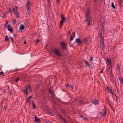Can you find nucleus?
I'll return each mask as SVG.
<instances>
[{"label": "nucleus", "instance_id": "obj_1", "mask_svg": "<svg viewBox=\"0 0 123 123\" xmlns=\"http://www.w3.org/2000/svg\"><path fill=\"white\" fill-rule=\"evenodd\" d=\"M87 12H85V13L86 15V17L85 21L86 23H88V25H89L91 24V23H90L91 19L89 16L90 11L89 9L87 8Z\"/></svg>", "mask_w": 123, "mask_h": 123}, {"label": "nucleus", "instance_id": "obj_2", "mask_svg": "<svg viewBox=\"0 0 123 123\" xmlns=\"http://www.w3.org/2000/svg\"><path fill=\"white\" fill-rule=\"evenodd\" d=\"M51 52L54 53L57 56H62V55L60 53L59 50L58 49H52Z\"/></svg>", "mask_w": 123, "mask_h": 123}, {"label": "nucleus", "instance_id": "obj_3", "mask_svg": "<svg viewBox=\"0 0 123 123\" xmlns=\"http://www.w3.org/2000/svg\"><path fill=\"white\" fill-rule=\"evenodd\" d=\"M104 40H100V47L103 51H104L105 44L104 42Z\"/></svg>", "mask_w": 123, "mask_h": 123}, {"label": "nucleus", "instance_id": "obj_4", "mask_svg": "<svg viewBox=\"0 0 123 123\" xmlns=\"http://www.w3.org/2000/svg\"><path fill=\"white\" fill-rule=\"evenodd\" d=\"M100 30H101V32L99 34V37H100V40H104V36H102V33L103 32V29L102 28L101 29H100Z\"/></svg>", "mask_w": 123, "mask_h": 123}, {"label": "nucleus", "instance_id": "obj_5", "mask_svg": "<svg viewBox=\"0 0 123 123\" xmlns=\"http://www.w3.org/2000/svg\"><path fill=\"white\" fill-rule=\"evenodd\" d=\"M61 45L62 48L64 49H67V45L64 42H62L61 43Z\"/></svg>", "mask_w": 123, "mask_h": 123}, {"label": "nucleus", "instance_id": "obj_6", "mask_svg": "<svg viewBox=\"0 0 123 123\" xmlns=\"http://www.w3.org/2000/svg\"><path fill=\"white\" fill-rule=\"evenodd\" d=\"M30 5V1H28L26 3V7L27 8V10L28 11H30V7H29Z\"/></svg>", "mask_w": 123, "mask_h": 123}, {"label": "nucleus", "instance_id": "obj_7", "mask_svg": "<svg viewBox=\"0 0 123 123\" xmlns=\"http://www.w3.org/2000/svg\"><path fill=\"white\" fill-rule=\"evenodd\" d=\"M120 66L119 65H117V66L116 69L118 70V74L119 76H120L121 74Z\"/></svg>", "mask_w": 123, "mask_h": 123}, {"label": "nucleus", "instance_id": "obj_8", "mask_svg": "<svg viewBox=\"0 0 123 123\" xmlns=\"http://www.w3.org/2000/svg\"><path fill=\"white\" fill-rule=\"evenodd\" d=\"M104 113L103 112H100L99 114H100L101 116H102V117H103L106 114V106H105L104 107Z\"/></svg>", "mask_w": 123, "mask_h": 123}, {"label": "nucleus", "instance_id": "obj_9", "mask_svg": "<svg viewBox=\"0 0 123 123\" xmlns=\"http://www.w3.org/2000/svg\"><path fill=\"white\" fill-rule=\"evenodd\" d=\"M76 42L78 45H79L80 44L83 43V42H82L80 38H78L76 39Z\"/></svg>", "mask_w": 123, "mask_h": 123}, {"label": "nucleus", "instance_id": "obj_10", "mask_svg": "<svg viewBox=\"0 0 123 123\" xmlns=\"http://www.w3.org/2000/svg\"><path fill=\"white\" fill-rule=\"evenodd\" d=\"M7 28L8 31H10L11 33H13V30L12 28L10 25H8Z\"/></svg>", "mask_w": 123, "mask_h": 123}, {"label": "nucleus", "instance_id": "obj_11", "mask_svg": "<svg viewBox=\"0 0 123 123\" xmlns=\"http://www.w3.org/2000/svg\"><path fill=\"white\" fill-rule=\"evenodd\" d=\"M35 122H37L38 123H40V120L39 118L37 117V116L35 115Z\"/></svg>", "mask_w": 123, "mask_h": 123}, {"label": "nucleus", "instance_id": "obj_12", "mask_svg": "<svg viewBox=\"0 0 123 123\" xmlns=\"http://www.w3.org/2000/svg\"><path fill=\"white\" fill-rule=\"evenodd\" d=\"M48 90L49 93L52 95V97H53L54 96V92L52 91L50 88H48Z\"/></svg>", "mask_w": 123, "mask_h": 123}, {"label": "nucleus", "instance_id": "obj_13", "mask_svg": "<svg viewBox=\"0 0 123 123\" xmlns=\"http://www.w3.org/2000/svg\"><path fill=\"white\" fill-rule=\"evenodd\" d=\"M59 118L63 121L64 123H68L66 121L65 119L62 117L61 115H60Z\"/></svg>", "mask_w": 123, "mask_h": 123}, {"label": "nucleus", "instance_id": "obj_14", "mask_svg": "<svg viewBox=\"0 0 123 123\" xmlns=\"http://www.w3.org/2000/svg\"><path fill=\"white\" fill-rule=\"evenodd\" d=\"M84 61L86 65L85 66H87L88 67H90V65L89 63V62H87L85 60H84Z\"/></svg>", "mask_w": 123, "mask_h": 123}, {"label": "nucleus", "instance_id": "obj_15", "mask_svg": "<svg viewBox=\"0 0 123 123\" xmlns=\"http://www.w3.org/2000/svg\"><path fill=\"white\" fill-rule=\"evenodd\" d=\"M12 8L14 14H16V15H18L19 14V13L18 12H17V11H16V12L15 11V9L14 8L12 7Z\"/></svg>", "mask_w": 123, "mask_h": 123}, {"label": "nucleus", "instance_id": "obj_16", "mask_svg": "<svg viewBox=\"0 0 123 123\" xmlns=\"http://www.w3.org/2000/svg\"><path fill=\"white\" fill-rule=\"evenodd\" d=\"M65 21L64 20H62L60 22V28H61L63 25V23Z\"/></svg>", "mask_w": 123, "mask_h": 123}, {"label": "nucleus", "instance_id": "obj_17", "mask_svg": "<svg viewBox=\"0 0 123 123\" xmlns=\"http://www.w3.org/2000/svg\"><path fill=\"white\" fill-rule=\"evenodd\" d=\"M32 105L33 106V109H34L36 108L35 104L33 101H32Z\"/></svg>", "mask_w": 123, "mask_h": 123}, {"label": "nucleus", "instance_id": "obj_18", "mask_svg": "<svg viewBox=\"0 0 123 123\" xmlns=\"http://www.w3.org/2000/svg\"><path fill=\"white\" fill-rule=\"evenodd\" d=\"M61 18L62 20L65 21L66 20V18L63 16V14H61Z\"/></svg>", "mask_w": 123, "mask_h": 123}, {"label": "nucleus", "instance_id": "obj_19", "mask_svg": "<svg viewBox=\"0 0 123 123\" xmlns=\"http://www.w3.org/2000/svg\"><path fill=\"white\" fill-rule=\"evenodd\" d=\"M92 103L94 104L95 105H96L98 103V100L94 101L92 102Z\"/></svg>", "mask_w": 123, "mask_h": 123}, {"label": "nucleus", "instance_id": "obj_20", "mask_svg": "<svg viewBox=\"0 0 123 123\" xmlns=\"http://www.w3.org/2000/svg\"><path fill=\"white\" fill-rule=\"evenodd\" d=\"M119 4L120 7L122 6V0H118Z\"/></svg>", "mask_w": 123, "mask_h": 123}, {"label": "nucleus", "instance_id": "obj_21", "mask_svg": "<svg viewBox=\"0 0 123 123\" xmlns=\"http://www.w3.org/2000/svg\"><path fill=\"white\" fill-rule=\"evenodd\" d=\"M24 28L25 27L22 24L20 25V29L21 30H23L24 29Z\"/></svg>", "mask_w": 123, "mask_h": 123}, {"label": "nucleus", "instance_id": "obj_22", "mask_svg": "<svg viewBox=\"0 0 123 123\" xmlns=\"http://www.w3.org/2000/svg\"><path fill=\"white\" fill-rule=\"evenodd\" d=\"M112 89H110L108 92H110L109 93H111L113 95H114L116 97V95L114 94L112 92Z\"/></svg>", "mask_w": 123, "mask_h": 123}, {"label": "nucleus", "instance_id": "obj_23", "mask_svg": "<svg viewBox=\"0 0 123 123\" xmlns=\"http://www.w3.org/2000/svg\"><path fill=\"white\" fill-rule=\"evenodd\" d=\"M107 62H109V65L111 66V59H109L108 58L107 59Z\"/></svg>", "mask_w": 123, "mask_h": 123}, {"label": "nucleus", "instance_id": "obj_24", "mask_svg": "<svg viewBox=\"0 0 123 123\" xmlns=\"http://www.w3.org/2000/svg\"><path fill=\"white\" fill-rule=\"evenodd\" d=\"M9 40V38L8 37V36L7 35H6V36L5 38V41L6 42H7Z\"/></svg>", "mask_w": 123, "mask_h": 123}, {"label": "nucleus", "instance_id": "obj_25", "mask_svg": "<svg viewBox=\"0 0 123 123\" xmlns=\"http://www.w3.org/2000/svg\"><path fill=\"white\" fill-rule=\"evenodd\" d=\"M40 39H37L35 41V45H36L37 44L39 43V42L40 41Z\"/></svg>", "mask_w": 123, "mask_h": 123}, {"label": "nucleus", "instance_id": "obj_26", "mask_svg": "<svg viewBox=\"0 0 123 123\" xmlns=\"http://www.w3.org/2000/svg\"><path fill=\"white\" fill-rule=\"evenodd\" d=\"M78 103L80 105H84V103H83L82 101L80 100L79 101Z\"/></svg>", "mask_w": 123, "mask_h": 123}, {"label": "nucleus", "instance_id": "obj_27", "mask_svg": "<svg viewBox=\"0 0 123 123\" xmlns=\"http://www.w3.org/2000/svg\"><path fill=\"white\" fill-rule=\"evenodd\" d=\"M79 117H81L85 121H86L87 119V118H85L84 117L81 115H80L79 116Z\"/></svg>", "mask_w": 123, "mask_h": 123}, {"label": "nucleus", "instance_id": "obj_28", "mask_svg": "<svg viewBox=\"0 0 123 123\" xmlns=\"http://www.w3.org/2000/svg\"><path fill=\"white\" fill-rule=\"evenodd\" d=\"M109 69H110V74H110L111 75H112V70H111V68L110 67L109 68Z\"/></svg>", "mask_w": 123, "mask_h": 123}, {"label": "nucleus", "instance_id": "obj_29", "mask_svg": "<svg viewBox=\"0 0 123 123\" xmlns=\"http://www.w3.org/2000/svg\"><path fill=\"white\" fill-rule=\"evenodd\" d=\"M61 112L65 114L67 113V111L63 109L61 111Z\"/></svg>", "mask_w": 123, "mask_h": 123}, {"label": "nucleus", "instance_id": "obj_30", "mask_svg": "<svg viewBox=\"0 0 123 123\" xmlns=\"http://www.w3.org/2000/svg\"><path fill=\"white\" fill-rule=\"evenodd\" d=\"M28 88L29 90L30 91V92H31L32 90H31V86L30 85H29V86L28 87Z\"/></svg>", "mask_w": 123, "mask_h": 123}, {"label": "nucleus", "instance_id": "obj_31", "mask_svg": "<svg viewBox=\"0 0 123 123\" xmlns=\"http://www.w3.org/2000/svg\"><path fill=\"white\" fill-rule=\"evenodd\" d=\"M47 112L49 114H50L51 115H52L53 114V113L50 111H48Z\"/></svg>", "mask_w": 123, "mask_h": 123}, {"label": "nucleus", "instance_id": "obj_32", "mask_svg": "<svg viewBox=\"0 0 123 123\" xmlns=\"http://www.w3.org/2000/svg\"><path fill=\"white\" fill-rule=\"evenodd\" d=\"M20 79V78L19 77H18L17 78H16L15 79V81L16 82H17L19 81Z\"/></svg>", "mask_w": 123, "mask_h": 123}, {"label": "nucleus", "instance_id": "obj_33", "mask_svg": "<svg viewBox=\"0 0 123 123\" xmlns=\"http://www.w3.org/2000/svg\"><path fill=\"white\" fill-rule=\"evenodd\" d=\"M111 6L112 8H113V9H115V7L114 6V4L113 3H112L111 4Z\"/></svg>", "mask_w": 123, "mask_h": 123}, {"label": "nucleus", "instance_id": "obj_34", "mask_svg": "<svg viewBox=\"0 0 123 123\" xmlns=\"http://www.w3.org/2000/svg\"><path fill=\"white\" fill-rule=\"evenodd\" d=\"M66 87H70L71 85H70L68 84L67 83L66 85Z\"/></svg>", "mask_w": 123, "mask_h": 123}, {"label": "nucleus", "instance_id": "obj_35", "mask_svg": "<svg viewBox=\"0 0 123 123\" xmlns=\"http://www.w3.org/2000/svg\"><path fill=\"white\" fill-rule=\"evenodd\" d=\"M52 102L55 105H57V102L55 100L52 101Z\"/></svg>", "mask_w": 123, "mask_h": 123}, {"label": "nucleus", "instance_id": "obj_36", "mask_svg": "<svg viewBox=\"0 0 123 123\" xmlns=\"http://www.w3.org/2000/svg\"><path fill=\"white\" fill-rule=\"evenodd\" d=\"M20 69H18V68H16L13 71V72H16L18 71H19L20 70Z\"/></svg>", "mask_w": 123, "mask_h": 123}, {"label": "nucleus", "instance_id": "obj_37", "mask_svg": "<svg viewBox=\"0 0 123 123\" xmlns=\"http://www.w3.org/2000/svg\"><path fill=\"white\" fill-rule=\"evenodd\" d=\"M12 10L10 8H9V10L8 12V13H11L12 11Z\"/></svg>", "mask_w": 123, "mask_h": 123}, {"label": "nucleus", "instance_id": "obj_38", "mask_svg": "<svg viewBox=\"0 0 123 123\" xmlns=\"http://www.w3.org/2000/svg\"><path fill=\"white\" fill-rule=\"evenodd\" d=\"M87 40V38H85L84 39V41H83V43H85L86 42Z\"/></svg>", "mask_w": 123, "mask_h": 123}, {"label": "nucleus", "instance_id": "obj_39", "mask_svg": "<svg viewBox=\"0 0 123 123\" xmlns=\"http://www.w3.org/2000/svg\"><path fill=\"white\" fill-rule=\"evenodd\" d=\"M73 39V36H72V35L70 37V41H71Z\"/></svg>", "mask_w": 123, "mask_h": 123}, {"label": "nucleus", "instance_id": "obj_40", "mask_svg": "<svg viewBox=\"0 0 123 123\" xmlns=\"http://www.w3.org/2000/svg\"><path fill=\"white\" fill-rule=\"evenodd\" d=\"M93 57H91L90 59V61H93Z\"/></svg>", "mask_w": 123, "mask_h": 123}, {"label": "nucleus", "instance_id": "obj_41", "mask_svg": "<svg viewBox=\"0 0 123 123\" xmlns=\"http://www.w3.org/2000/svg\"><path fill=\"white\" fill-rule=\"evenodd\" d=\"M119 80H120V81H121V80H122L123 79L122 78V77L121 76V75L120 76H119Z\"/></svg>", "mask_w": 123, "mask_h": 123}, {"label": "nucleus", "instance_id": "obj_42", "mask_svg": "<svg viewBox=\"0 0 123 123\" xmlns=\"http://www.w3.org/2000/svg\"><path fill=\"white\" fill-rule=\"evenodd\" d=\"M106 90L107 91H109V89L110 88L109 87H108L107 86H106Z\"/></svg>", "mask_w": 123, "mask_h": 123}, {"label": "nucleus", "instance_id": "obj_43", "mask_svg": "<svg viewBox=\"0 0 123 123\" xmlns=\"http://www.w3.org/2000/svg\"><path fill=\"white\" fill-rule=\"evenodd\" d=\"M102 18H101L100 19V21L101 23V24H102V23H103L104 22V21L102 20Z\"/></svg>", "mask_w": 123, "mask_h": 123}, {"label": "nucleus", "instance_id": "obj_44", "mask_svg": "<svg viewBox=\"0 0 123 123\" xmlns=\"http://www.w3.org/2000/svg\"><path fill=\"white\" fill-rule=\"evenodd\" d=\"M28 87H26L25 88V92H28Z\"/></svg>", "mask_w": 123, "mask_h": 123}, {"label": "nucleus", "instance_id": "obj_45", "mask_svg": "<svg viewBox=\"0 0 123 123\" xmlns=\"http://www.w3.org/2000/svg\"><path fill=\"white\" fill-rule=\"evenodd\" d=\"M104 23L103 24V23H102V24H101V26L102 27H103L104 26Z\"/></svg>", "mask_w": 123, "mask_h": 123}, {"label": "nucleus", "instance_id": "obj_46", "mask_svg": "<svg viewBox=\"0 0 123 123\" xmlns=\"http://www.w3.org/2000/svg\"><path fill=\"white\" fill-rule=\"evenodd\" d=\"M110 108L112 110L113 112H114L115 111V110L114 109H113L111 105V106H110Z\"/></svg>", "mask_w": 123, "mask_h": 123}, {"label": "nucleus", "instance_id": "obj_47", "mask_svg": "<svg viewBox=\"0 0 123 123\" xmlns=\"http://www.w3.org/2000/svg\"><path fill=\"white\" fill-rule=\"evenodd\" d=\"M10 38L11 39V40H12V43H13V38L12 37H10Z\"/></svg>", "mask_w": 123, "mask_h": 123}, {"label": "nucleus", "instance_id": "obj_48", "mask_svg": "<svg viewBox=\"0 0 123 123\" xmlns=\"http://www.w3.org/2000/svg\"><path fill=\"white\" fill-rule=\"evenodd\" d=\"M4 73L3 72H0V75H1L3 74Z\"/></svg>", "mask_w": 123, "mask_h": 123}, {"label": "nucleus", "instance_id": "obj_49", "mask_svg": "<svg viewBox=\"0 0 123 123\" xmlns=\"http://www.w3.org/2000/svg\"><path fill=\"white\" fill-rule=\"evenodd\" d=\"M29 98H27L26 99V103H28L29 102Z\"/></svg>", "mask_w": 123, "mask_h": 123}, {"label": "nucleus", "instance_id": "obj_50", "mask_svg": "<svg viewBox=\"0 0 123 123\" xmlns=\"http://www.w3.org/2000/svg\"><path fill=\"white\" fill-rule=\"evenodd\" d=\"M16 17L17 18H18L20 17V16L19 14L18 15H16Z\"/></svg>", "mask_w": 123, "mask_h": 123}, {"label": "nucleus", "instance_id": "obj_51", "mask_svg": "<svg viewBox=\"0 0 123 123\" xmlns=\"http://www.w3.org/2000/svg\"><path fill=\"white\" fill-rule=\"evenodd\" d=\"M3 108H4V110L5 111L6 109V106H4L3 107Z\"/></svg>", "mask_w": 123, "mask_h": 123}, {"label": "nucleus", "instance_id": "obj_52", "mask_svg": "<svg viewBox=\"0 0 123 123\" xmlns=\"http://www.w3.org/2000/svg\"><path fill=\"white\" fill-rule=\"evenodd\" d=\"M15 10H16L17 9H18H18H19L18 8V7H17V6H15Z\"/></svg>", "mask_w": 123, "mask_h": 123}, {"label": "nucleus", "instance_id": "obj_53", "mask_svg": "<svg viewBox=\"0 0 123 123\" xmlns=\"http://www.w3.org/2000/svg\"><path fill=\"white\" fill-rule=\"evenodd\" d=\"M13 23L14 24H15L16 23V22L15 21V20H14L13 21Z\"/></svg>", "mask_w": 123, "mask_h": 123}, {"label": "nucleus", "instance_id": "obj_54", "mask_svg": "<svg viewBox=\"0 0 123 123\" xmlns=\"http://www.w3.org/2000/svg\"><path fill=\"white\" fill-rule=\"evenodd\" d=\"M8 92H9V94L11 95H12V93H11L10 92V91H8Z\"/></svg>", "mask_w": 123, "mask_h": 123}, {"label": "nucleus", "instance_id": "obj_55", "mask_svg": "<svg viewBox=\"0 0 123 123\" xmlns=\"http://www.w3.org/2000/svg\"><path fill=\"white\" fill-rule=\"evenodd\" d=\"M104 69V68H102V69L101 70V72L102 73H103V69Z\"/></svg>", "mask_w": 123, "mask_h": 123}, {"label": "nucleus", "instance_id": "obj_56", "mask_svg": "<svg viewBox=\"0 0 123 123\" xmlns=\"http://www.w3.org/2000/svg\"><path fill=\"white\" fill-rule=\"evenodd\" d=\"M24 43V44H25L26 43V41H25L24 43Z\"/></svg>", "mask_w": 123, "mask_h": 123}, {"label": "nucleus", "instance_id": "obj_57", "mask_svg": "<svg viewBox=\"0 0 123 123\" xmlns=\"http://www.w3.org/2000/svg\"><path fill=\"white\" fill-rule=\"evenodd\" d=\"M28 98H33V97L31 96H29Z\"/></svg>", "mask_w": 123, "mask_h": 123}, {"label": "nucleus", "instance_id": "obj_58", "mask_svg": "<svg viewBox=\"0 0 123 123\" xmlns=\"http://www.w3.org/2000/svg\"><path fill=\"white\" fill-rule=\"evenodd\" d=\"M7 25L5 24L4 26V28H5L6 27Z\"/></svg>", "mask_w": 123, "mask_h": 123}, {"label": "nucleus", "instance_id": "obj_59", "mask_svg": "<svg viewBox=\"0 0 123 123\" xmlns=\"http://www.w3.org/2000/svg\"><path fill=\"white\" fill-rule=\"evenodd\" d=\"M120 81L122 83H123V79L121 80Z\"/></svg>", "mask_w": 123, "mask_h": 123}, {"label": "nucleus", "instance_id": "obj_60", "mask_svg": "<svg viewBox=\"0 0 123 123\" xmlns=\"http://www.w3.org/2000/svg\"><path fill=\"white\" fill-rule=\"evenodd\" d=\"M8 21H6V24L7 25V24L8 23Z\"/></svg>", "mask_w": 123, "mask_h": 123}, {"label": "nucleus", "instance_id": "obj_61", "mask_svg": "<svg viewBox=\"0 0 123 123\" xmlns=\"http://www.w3.org/2000/svg\"><path fill=\"white\" fill-rule=\"evenodd\" d=\"M68 34H70V31H68Z\"/></svg>", "mask_w": 123, "mask_h": 123}, {"label": "nucleus", "instance_id": "obj_62", "mask_svg": "<svg viewBox=\"0 0 123 123\" xmlns=\"http://www.w3.org/2000/svg\"><path fill=\"white\" fill-rule=\"evenodd\" d=\"M70 87H71V88L72 89H73V86H71Z\"/></svg>", "mask_w": 123, "mask_h": 123}, {"label": "nucleus", "instance_id": "obj_63", "mask_svg": "<svg viewBox=\"0 0 123 123\" xmlns=\"http://www.w3.org/2000/svg\"><path fill=\"white\" fill-rule=\"evenodd\" d=\"M58 99V101H61V100L60 99Z\"/></svg>", "mask_w": 123, "mask_h": 123}, {"label": "nucleus", "instance_id": "obj_64", "mask_svg": "<svg viewBox=\"0 0 123 123\" xmlns=\"http://www.w3.org/2000/svg\"><path fill=\"white\" fill-rule=\"evenodd\" d=\"M59 0H56V1L58 3Z\"/></svg>", "mask_w": 123, "mask_h": 123}]
</instances>
